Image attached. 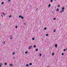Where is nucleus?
<instances>
[{"mask_svg":"<svg viewBox=\"0 0 67 67\" xmlns=\"http://www.w3.org/2000/svg\"><path fill=\"white\" fill-rule=\"evenodd\" d=\"M19 17L20 18H21L22 19H23L24 18L22 16L20 15L19 16Z\"/></svg>","mask_w":67,"mask_h":67,"instance_id":"nucleus-1","label":"nucleus"},{"mask_svg":"<svg viewBox=\"0 0 67 67\" xmlns=\"http://www.w3.org/2000/svg\"><path fill=\"white\" fill-rule=\"evenodd\" d=\"M32 46H31L28 47V49H31V48H32Z\"/></svg>","mask_w":67,"mask_h":67,"instance_id":"nucleus-2","label":"nucleus"},{"mask_svg":"<svg viewBox=\"0 0 67 67\" xmlns=\"http://www.w3.org/2000/svg\"><path fill=\"white\" fill-rule=\"evenodd\" d=\"M9 66H11V67L12 66H13V64H9Z\"/></svg>","mask_w":67,"mask_h":67,"instance_id":"nucleus-3","label":"nucleus"},{"mask_svg":"<svg viewBox=\"0 0 67 67\" xmlns=\"http://www.w3.org/2000/svg\"><path fill=\"white\" fill-rule=\"evenodd\" d=\"M55 47H56V48H57V44H56L55 45Z\"/></svg>","mask_w":67,"mask_h":67,"instance_id":"nucleus-4","label":"nucleus"},{"mask_svg":"<svg viewBox=\"0 0 67 67\" xmlns=\"http://www.w3.org/2000/svg\"><path fill=\"white\" fill-rule=\"evenodd\" d=\"M56 11H59V9L58 8L56 10Z\"/></svg>","mask_w":67,"mask_h":67,"instance_id":"nucleus-5","label":"nucleus"},{"mask_svg":"<svg viewBox=\"0 0 67 67\" xmlns=\"http://www.w3.org/2000/svg\"><path fill=\"white\" fill-rule=\"evenodd\" d=\"M54 53H53L52 54V56H54Z\"/></svg>","mask_w":67,"mask_h":67,"instance_id":"nucleus-6","label":"nucleus"},{"mask_svg":"<svg viewBox=\"0 0 67 67\" xmlns=\"http://www.w3.org/2000/svg\"><path fill=\"white\" fill-rule=\"evenodd\" d=\"M29 65L30 66H31V65H32V63H30V64H29Z\"/></svg>","mask_w":67,"mask_h":67,"instance_id":"nucleus-7","label":"nucleus"},{"mask_svg":"<svg viewBox=\"0 0 67 67\" xmlns=\"http://www.w3.org/2000/svg\"><path fill=\"white\" fill-rule=\"evenodd\" d=\"M4 64L5 65H7V63H4Z\"/></svg>","mask_w":67,"mask_h":67,"instance_id":"nucleus-8","label":"nucleus"},{"mask_svg":"<svg viewBox=\"0 0 67 67\" xmlns=\"http://www.w3.org/2000/svg\"><path fill=\"white\" fill-rule=\"evenodd\" d=\"M28 53V52L27 51H26L25 52V54H27V53Z\"/></svg>","mask_w":67,"mask_h":67,"instance_id":"nucleus-9","label":"nucleus"},{"mask_svg":"<svg viewBox=\"0 0 67 67\" xmlns=\"http://www.w3.org/2000/svg\"><path fill=\"white\" fill-rule=\"evenodd\" d=\"M18 26H16L15 27L16 29H17L18 28Z\"/></svg>","mask_w":67,"mask_h":67,"instance_id":"nucleus-10","label":"nucleus"},{"mask_svg":"<svg viewBox=\"0 0 67 67\" xmlns=\"http://www.w3.org/2000/svg\"><path fill=\"white\" fill-rule=\"evenodd\" d=\"M12 17V16H11V15H10L9 16V18H10V17Z\"/></svg>","mask_w":67,"mask_h":67,"instance_id":"nucleus-11","label":"nucleus"},{"mask_svg":"<svg viewBox=\"0 0 67 67\" xmlns=\"http://www.w3.org/2000/svg\"><path fill=\"white\" fill-rule=\"evenodd\" d=\"M34 48L36 47V45H34Z\"/></svg>","mask_w":67,"mask_h":67,"instance_id":"nucleus-12","label":"nucleus"},{"mask_svg":"<svg viewBox=\"0 0 67 67\" xmlns=\"http://www.w3.org/2000/svg\"><path fill=\"white\" fill-rule=\"evenodd\" d=\"M51 4H49L48 5L49 7H51Z\"/></svg>","mask_w":67,"mask_h":67,"instance_id":"nucleus-13","label":"nucleus"},{"mask_svg":"<svg viewBox=\"0 0 67 67\" xmlns=\"http://www.w3.org/2000/svg\"><path fill=\"white\" fill-rule=\"evenodd\" d=\"M65 9V8L64 7H63L62 8V10H64Z\"/></svg>","mask_w":67,"mask_h":67,"instance_id":"nucleus-14","label":"nucleus"},{"mask_svg":"<svg viewBox=\"0 0 67 67\" xmlns=\"http://www.w3.org/2000/svg\"><path fill=\"white\" fill-rule=\"evenodd\" d=\"M15 54V52H13V55H14Z\"/></svg>","mask_w":67,"mask_h":67,"instance_id":"nucleus-15","label":"nucleus"},{"mask_svg":"<svg viewBox=\"0 0 67 67\" xmlns=\"http://www.w3.org/2000/svg\"><path fill=\"white\" fill-rule=\"evenodd\" d=\"M40 56H42V54H40L39 55Z\"/></svg>","mask_w":67,"mask_h":67,"instance_id":"nucleus-16","label":"nucleus"},{"mask_svg":"<svg viewBox=\"0 0 67 67\" xmlns=\"http://www.w3.org/2000/svg\"><path fill=\"white\" fill-rule=\"evenodd\" d=\"M2 4H4V3L3 2H2Z\"/></svg>","mask_w":67,"mask_h":67,"instance_id":"nucleus-17","label":"nucleus"},{"mask_svg":"<svg viewBox=\"0 0 67 67\" xmlns=\"http://www.w3.org/2000/svg\"><path fill=\"white\" fill-rule=\"evenodd\" d=\"M26 66H27V67H28L29 66V64H26Z\"/></svg>","mask_w":67,"mask_h":67,"instance_id":"nucleus-18","label":"nucleus"},{"mask_svg":"<svg viewBox=\"0 0 67 67\" xmlns=\"http://www.w3.org/2000/svg\"><path fill=\"white\" fill-rule=\"evenodd\" d=\"M63 51H64V52H65V51H66V49H64V50H63Z\"/></svg>","mask_w":67,"mask_h":67,"instance_id":"nucleus-19","label":"nucleus"},{"mask_svg":"<svg viewBox=\"0 0 67 67\" xmlns=\"http://www.w3.org/2000/svg\"><path fill=\"white\" fill-rule=\"evenodd\" d=\"M38 51V49H36V51Z\"/></svg>","mask_w":67,"mask_h":67,"instance_id":"nucleus-20","label":"nucleus"},{"mask_svg":"<svg viewBox=\"0 0 67 67\" xmlns=\"http://www.w3.org/2000/svg\"><path fill=\"white\" fill-rule=\"evenodd\" d=\"M55 19H56V18H54L53 19V20H55Z\"/></svg>","mask_w":67,"mask_h":67,"instance_id":"nucleus-21","label":"nucleus"},{"mask_svg":"<svg viewBox=\"0 0 67 67\" xmlns=\"http://www.w3.org/2000/svg\"><path fill=\"white\" fill-rule=\"evenodd\" d=\"M51 2H53V0H51Z\"/></svg>","mask_w":67,"mask_h":67,"instance_id":"nucleus-22","label":"nucleus"},{"mask_svg":"<svg viewBox=\"0 0 67 67\" xmlns=\"http://www.w3.org/2000/svg\"><path fill=\"white\" fill-rule=\"evenodd\" d=\"M32 40H34V38H32Z\"/></svg>","mask_w":67,"mask_h":67,"instance_id":"nucleus-23","label":"nucleus"},{"mask_svg":"<svg viewBox=\"0 0 67 67\" xmlns=\"http://www.w3.org/2000/svg\"><path fill=\"white\" fill-rule=\"evenodd\" d=\"M60 7V5H58V7Z\"/></svg>","mask_w":67,"mask_h":67,"instance_id":"nucleus-24","label":"nucleus"},{"mask_svg":"<svg viewBox=\"0 0 67 67\" xmlns=\"http://www.w3.org/2000/svg\"><path fill=\"white\" fill-rule=\"evenodd\" d=\"M62 55H64V53H62Z\"/></svg>","mask_w":67,"mask_h":67,"instance_id":"nucleus-25","label":"nucleus"},{"mask_svg":"<svg viewBox=\"0 0 67 67\" xmlns=\"http://www.w3.org/2000/svg\"><path fill=\"white\" fill-rule=\"evenodd\" d=\"M2 14H3V15L4 16V13H2Z\"/></svg>","mask_w":67,"mask_h":67,"instance_id":"nucleus-26","label":"nucleus"},{"mask_svg":"<svg viewBox=\"0 0 67 67\" xmlns=\"http://www.w3.org/2000/svg\"><path fill=\"white\" fill-rule=\"evenodd\" d=\"M55 31H56V30H54L53 32H55Z\"/></svg>","mask_w":67,"mask_h":67,"instance_id":"nucleus-27","label":"nucleus"},{"mask_svg":"<svg viewBox=\"0 0 67 67\" xmlns=\"http://www.w3.org/2000/svg\"><path fill=\"white\" fill-rule=\"evenodd\" d=\"M46 27H45L44 28V29H45V30H46Z\"/></svg>","mask_w":67,"mask_h":67,"instance_id":"nucleus-28","label":"nucleus"},{"mask_svg":"<svg viewBox=\"0 0 67 67\" xmlns=\"http://www.w3.org/2000/svg\"><path fill=\"white\" fill-rule=\"evenodd\" d=\"M46 36H48V34H46Z\"/></svg>","mask_w":67,"mask_h":67,"instance_id":"nucleus-29","label":"nucleus"},{"mask_svg":"<svg viewBox=\"0 0 67 67\" xmlns=\"http://www.w3.org/2000/svg\"><path fill=\"white\" fill-rule=\"evenodd\" d=\"M64 12V10L63 9H62V12Z\"/></svg>","mask_w":67,"mask_h":67,"instance_id":"nucleus-30","label":"nucleus"},{"mask_svg":"<svg viewBox=\"0 0 67 67\" xmlns=\"http://www.w3.org/2000/svg\"><path fill=\"white\" fill-rule=\"evenodd\" d=\"M5 42H4L3 43V44H5Z\"/></svg>","mask_w":67,"mask_h":67,"instance_id":"nucleus-31","label":"nucleus"},{"mask_svg":"<svg viewBox=\"0 0 67 67\" xmlns=\"http://www.w3.org/2000/svg\"><path fill=\"white\" fill-rule=\"evenodd\" d=\"M1 16H2V17H3V15L2 14V15H1Z\"/></svg>","mask_w":67,"mask_h":67,"instance_id":"nucleus-32","label":"nucleus"},{"mask_svg":"<svg viewBox=\"0 0 67 67\" xmlns=\"http://www.w3.org/2000/svg\"><path fill=\"white\" fill-rule=\"evenodd\" d=\"M12 37L10 38V39H12Z\"/></svg>","mask_w":67,"mask_h":67,"instance_id":"nucleus-33","label":"nucleus"},{"mask_svg":"<svg viewBox=\"0 0 67 67\" xmlns=\"http://www.w3.org/2000/svg\"><path fill=\"white\" fill-rule=\"evenodd\" d=\"M2 65V63H1V65Z\"/></svg>","mask_w":67,"mask_h":67,"instance_id":"nucleus-34","label":"nucleus"},{"mask_svg":"<svg viewBox=\"0 0 67 67\" xmlns=\"http://www.w3.org/2000/svg\"><path fill=\"white\" fill-rule=\"evenodd\" d=\"M8 1H11V0H8Z\"/></svg>","mask_w":67,"mask_h":67,"instance_id":"nucleus-35","label":"nucleus"},{"mask_svg":"<svg viewBox=\"0 0 67 67\" xmlns=\"http://www.w3.org/2000/svg\"><path fill=\"white\" fill-rule=\"evenodd\" d=\"M38 10V9L37 8L36 9V10Z\"/></svg>","mask_w":67,"mask_h":67,"instance_id":"nucleus-36","label":"nucleus"},{"mask_svg":"<svg viewBox=\"0 0 67 67\" xmlns=\"http://www.w3.org/2000/svg\"><path fill=\"white\" fill-rule=\"evenodd\" d=\"M1 67V65H0V67Z\"/></svg>","mask_w":67,"mask_h":67,"instance_id":"nucleus-37","label":"nucleus"},{"mask_svg":"<svg viewBox=\"0 0 67 67\" xmlns=\"http://www.w3.org/2000/svg\"><path fill=\"white\" fill-rule=\"evenodd\" d=\"M62 11H61L60 12V13H62Z\"/></svg>","mask_w":67,"mask_h":67,"instance_id":"nucleus-38","label":"nucleus"},{"mask_svg":"<svg viewBox=\"0 0 67 67\" xmlns=\"http://www.w3.org/2000/svg\"><path fill=\"white\" fill-rule=\"evenodd\" d=\"M15 58V57H14L13 58V59Z\"/></svg>","mask_w":67,"mask_h":67,"instance_id":"nucleus-39","label":"nucleus"},{"mask_svg":"<svg viewBox=\"0 0 67 67\" xmlns=\"http://www.w3.org/2000/svg\"><path fill=\"white\" fill-rule=\"evenodd\" d=\"M25 24V23H24V24Z\"/></svg>","mask_w":67,"mask_h":67,"instance_id":"nucleus-40","label":"nucleus"},{"mask_svg":"<svg viewBox=\"0 0 67 67\" xmlns=\"http://www.w3.org/2000/svg\"><path fill=\"white\" fill-rule=\"evenodd\" d=\"M56 0H54V1H56Z\"/></svg>","mask_w":67,"mask_h":67,"instance_id":"nucleus-41","label":"nucleus"},{"mask_svg":"<svg viewBox=\"0 0 67 67\" xmlns=\"http://www.w3.org/2000/svg\"><path fill=\"white\" fill-rule=\"evenodd\" d=\"M47 67H49V66H47Z\"/></svg>","mask_w":67,"mask_h":67,"instance_id":"nucleus-42","label":"nucleus"},{"mask_svg":"<svg viewBox=\"0 0 67 67\" xmlns=\"http://www.w3.org/2000/svg\"><path fill=\"white\" fill-rule=\"evenodd\" d=\"M0 25H1V24H0Z\"/></svg>","mask_w":67,"mask_h":67,"instance_id":"nucleus-43","label":"nucleus"}]
</instances>
